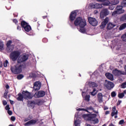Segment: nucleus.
Listing matches in <instances>:
<instances>
[{"mask_svg": "<svg viewBox=\"0 0 126 126\" xmlns=\"http://www.w3.org/2000/svg\"><path fill=\"white\" fill-rule=\"evenodd\" d=\"M23 30L26 32H27L28 33L30 32V31H31V30H32V28H31V26H30V25H28L26 27H25L24 29H23Z\"/></svg>", "mask_w": 126, "mask_h": 126, "instance_id": "22", "label": "nucleus"}, {"mask_svg": "<svg viewBox=\"0 0 126 126\" xmlns=\"http://www.w3.org/2000/svg\"><path fill=\"white\" fill-rule=\"evenodd\" d=\"M80 32H81V33H85V32H86V30H85L84 28H80Z\"/></svg>", "mask_w": 126, "mask_h": 126, "instance_id": "37", "label": "nucleus"}, {"mask_svg": "<svg viewBox=\"0 0 126 126\" xmlns=\"http://www.w3.org/2000/svg\"><path fill=\"white\" fill-rule=\"evenodd\" d=\"M52 26H53V25H52V24H51L50 23H48L47 24V28H52Z\"/></svg>", "mask_w": 126, "mask_h": 126, "instance_id": "45", "label": "nucleus"}, {"mask_svg": "<svg viewBox=\"0 0 126 126\" xmlns=\"http://www.w3.org/2000/svg\"><path fill=\"white\" fill-rule=\"evenodd\" d=\"M60 78H61V81H62V82H65V81H66V78H65V77H64V75L61 76Z\"/></svg>", "mask_w": 126, "mask_h": 126, "instance_id": "31", "label": "nucleus"}, {"mask_svg": "<svg viewBox=\"0 0 126 126\" xmlns=\"http://www.w3.org/2000/svg\"><path fill=\"white\" fill-rule=\"evenodd\" d=\"M7 94H8V92L5 90V93H4V95L3 96V97H4L5 99H6L7 98Z\"/></svg>", "mask_w": 126, "mask_h": 126, "instance_id": "34", "label": "nucleus"}, {"mask_svg": "<svg viewBox=\"0 0 126 126\" xmlns=\"http://www.w3.org/2000/svg\"><path fill=\"white\" fill-rule=\"evenodd\" d=\"M85 99L86 101H87V102H89L90 101V95H87L85 96Z\"/></svg>", "mask_w": 126, "mask_h": 126, "instance_id": "33", "label": "nucleus"}, {"mask_svg": "<svg viewBox=\"0 0 126 126\" xmlns=\"http://www.w3.org/2000/svg\"><path fill=\"white\" fill-rule=\"evenodd\" d=\"M2 104L3 106H6V105H7V102L6 101V100H3Z\"/></svg>", "mask_w": 126, "mask_h": 126, "instance_id": "48", "label": "nucleus"}, {"mask_svg": "<svg viewBox=\"0 0 126 126\" xmlns=\"http://www.w3.org/2000/svg\"><path fill=\"white\" fill-rule=\"evenodd\" d=\"M88 21L90 24L92 26H97V25H98V21L95 18L89 17L88 18Z\"/></svg>", "mask_w": 126, "mask_h": 126, "instance_id": "10", "label": "nucleus"}, {"mask_svg": "<svg viewBox=\"0 0 126 126\" xmlns=\"http://www.w3.org/2000/svg\"><path fill=\"white\" fill-rule=\"evenodd\" d=\"M22 94L24 96V98L25 99V100H28L32 99L34 97V95H32L31 93L27 91H23L22 92Z\"/></svg>", "mask_w": 126, "mask_h": 126, "instance_id": "5", "label": "nucleus"}, {"mask_svg": "<svg viewBox=\"0 0 126 126\" xmlns=\"http://www.w3.org/2000/svg\"><path fill=\"white\" fill-rule=\"evenodd\" d=\"M18 96H19V97L17 98V100L18 101H23V98H24V96L23 94L19 93L18 94Z\"/></svg>", "mask_w": 126, "mask_h": 126, "instance_id": "24", "label": "nucleus"}, {"mask_svg": "<svg viewBox=\"0 0 126 126\" xmlns=\"http://www.w3.org/2000/svg\"><path fill=\"white\" fill-rule=\"evenodd\" d=\"M28 104L31 107H32V106H34V105H36V102H35V101L32 100L31 101H29Z\"/></svg>", "mask_w": 126, "mask_h": 126, "instance_id": "29", "label": "nucleus"}, {"mask_svg": "<svg viewBox=\"0 0 126 126\" xmlns=\"http://www.w3.org/2000/svg\"><path fill=\"white\" fill-rule=\"evenodd\" d=\"M7 113L9 116H11V115H12V111L9 110L7 111Z\"/></svg>", "mask_w": 126, "mask_h": 126, "instance_id": "53", "label": "nucleus"}, {"mask_svg": "<svg viewBox=\"0 0 126 126\" xmlns=\"http://www.w3.org/2000/svg\"><path fill=\"white\" fill-rule=\"evenodd\" d=\"M90 86L91 87H97L98 85H97V84H96V83L91 82V83H90Z\"/></svg>", "mask_w": 126, "mask_h": 126, "instance_id": "28", "label": "nucleus"}, {"mask_svg": "<svg viewBox=\"0 0 126 126\" xmlns=\"http://www.w3.org/2000/svg\"><path fill=\"white\" fill-rule=\"evenodd\" d=\"M24 77V76L23 75V74H19L17 76V78L19 80H20V79H22V78H23Z\"/></svg>", "mask_w": 126, "mask_h": 126, "instance_id": "32", "label": "nucleus"}, {"mask_svg": "<svg viewBox=\"0 0 126 126\" xmlns=\"http://www.w3.org/2000/svg\"><path fill=\"white\" fill-rule=\"evenodd\" d=\"M108 8H109V9H110V10H113V9H114V6H109L108 7Z\"/></svg>", "mask_w": 126, "mask_h": 126, "instance_id": "57", "label": "nucleus"}, {"mask_svg": "<svg viewBox=\"0 0 126 126\" xmlns=\"http://www.w3.org/2000/svg\"><path fill=\"white\" fill-rule=\"evenodd\" d=\"M120 19V21H126V14L123 15Z\"/></svg>", "mask_w": 126, "mask_h": 126, "instance_id": "26", "label": "nucleus"}, {"mask_svg": "<svg viewBox=\"0 0 126 126\" xmlns=\"http://www.w3.org/2000/svg\"><path fill=\"white\" fill-rule=\"evenodd\" d=\"M23 65H24L19 64V63H18L16 65L11 66L10 70L12 73L14 74H19V73H21Z\"/></svg>", "mask_w": 126, "mask_h": 126, "instance_id": "3", "label": "nucleus"}, {"mask_svg": "<svg viewBox=\"0 0 126 126\" xmlns=\"http://www.w3.org/2000/svg\"><path fill=\"white\" fill-rule=\"evenodd\" d=\"M97 100L99 103L103 102V94L101 93H99L97 94Z\"/></svg>", "mask_w": 126, "mask_h": 126, "instance_id": "18", "label": "nucleus"}, {"mask_svg": "<svg viewBox=\"0 0 126 126\" xmlns=\"http://www.w3.org/2000/svg\"><path fill=\"white\" fill-rule=\"evenodd\" d=\"M4 44H3V42L2 41H0V51H3V50H4Z\"/></svg>", "mask_w": 126, "mask_h": 126, "instance_id": "27", "label": "nucleus"}, {"mask_svg": "<svg viewBox=\"0 0 126 126\" xmlns=\"http://www.w3.org/2000/svg\"><path fill=\"white\" fill-rule=\"evenodd\" d=\"M37 122H38L37 119H35V120L32 119V120L28 121V122L24 124V126H31V125H35V124H36V123H37Z\"/></svg>", "mask_w": 126, "mask_h": 126, "instance_id": "15", "label": "nucleus"}, {"mask_svg": "<svg viewBox=\"0 0 126 126\" xmlns=\"http://www.w3.org/2000/svg\"><path fill=\"white\" fill-rule=\"evenodd\" d=\"M106 77L108 78V79H109V80H111V81H113L114 80V76H113V74H111L110 73H106L105 74Z\"/></svg>", "mask_w": 126, "mask_h": 126, "instance_id": "19", "label": "nucleus"}, {"mask_svg": "<svg viewBox=\"0 0 126 126\" xmlns=\"http://www.w3.org/2000/svg\"><path fill=\"white\" fill-rule=\"evenodd\" d=\"M125 124V120H121L119 122V125H124Z\"/></svg>", "mask_w": 126, "mask_h": 126, "instance_id": "44", "label": "nucleus"}, {"mask_svg": "<svg viewBox=\"0 0 126 126\" xmlns=\"http://www.w3.org/2000/svg\"><path fill=\"white\" fill-rule=\"evenodd\" d=\"M110 2L109 1L106 0L105 1V2H104V3H103V5H105L106 6H107L108 5H110Z\"/></svg>", "mask_w": 126, "mask_h": 126, "instance_id": "38", "label": "nucleus"}, {"mask_svg": "<svg viewBox=\"0 0 126 126\" xmlns=\"http://www.w3.org/2000/svg\"><path fill=\"white\" fill-rule=\"evenodd\" d=\"M111 97H114L117 96V94L116 93V92L113 91L111 93Z\"/></svg>", "mask_w": 126, "mask_h": 126, "instance_id": "39", "label": "nucleus"}, {"mask_svg": "<svg viewBox=\"0 0 126 126\" xmlns=\"http://www.w3.org/2000/svg\"><path fill=\"white\" fill-rule=\"evenodd\" d=\"M84 110H85V108H79L77 110V111H84Z\"/></svg>", "mask_w": 126, "mask_h": 126, "instance_id": "58", "label": "nucleus"}, {"mask_svg": "<svg viewBox=\"0 0 126 126\" xmlns=\"http://www.w3.org/2000/svg\"><path fill=\"white\" fill-rule=\"evenodd\" d=\"M104 85L108 90H111V89L114 88V87L115 86L114 83L107 80H105Z\"/></svg>", "mask_w": 126, "mask_h": 126, "instance_id": "9", "label": "nucleus"}, {"mask_svg": "<svg viewBox=\"0 0 126 126\" xmlns=\"http://www.w3.org/2000/svg\"><path fill=\"white\" fill-rule=\"evenodd\" d=\"M12 40H8L6 46L7 47L6 50L7 53H11L9 55L10 60L12 62H15L18 60L19 56H20V52L18 51H13L14 50V45L12 44Z\"/></svg>", "mask_w": 126, "mask_h": 126, "instance_id": "1", "label": "nucleus"}, {"mask_svg": "<svg viewBox=\"0 0 126 126\" xmlns=\"http://www.w3.org/2000/svg\"><path fill=\"white\" fill-rule=\"evenodd\" d=\"M124 72H125V71H120L118 70V69H115L112 71V73L115 76H119L121 74L124 75Z\"/></svg>", "mask_w": 126, "mask_h": 126, "instance_id": "14", "label": "nucleus"}, {"mask_svg": "<svg viewBox=\"0 0 126 126\" xmlns=\"http://www.w3.org/2000/svg\"><path fill=\"white\" fill-rule=\"evenodd\" d=\"M109 12L108 11V9H103L101 12L100 14V17L101 18H103L105 16H107V15H109Z\"/></svg>", "mask_w": 126, "mask_h": 126, "instance_id": "13", "label": "nucleus"}, {"mask_svg": "<svg viewBox=\"0 0 126 126\" xmlns=\"http://www.w3.org/2000/svg\"><path fill=\"white\" fill-rule=\"evenodd\" d=\"M121 38L122 39L123 41H124V42H126V35H123L121 36Z\"/></svg>", "mask_w": 126, "mask_h": 126, "instance_id": "41", "label": "nucleus"}, {"mask_svg": "<svg viewBox=\"0 0 126 126\" xmlns=\"http://www.w3.org/2000/svg\"><path fill=\"white\" fill-rule=\"evenodd\" d=\"M87 110H92L93 111L94 110V108L92 106H90L87 108Z\"/></svg>", "mask_w": 126, "mask_h": 126, "instance_id": "54", "label": "nucleus"}, {"mask_svg": "<svg viewBox=\"0 0 126 126\" xmlns=\"http://www.w3.org/2000/svg\"><path fill=\"white\" fill-rule=\"evenodd\" d=\"M75 26H79L80 28H84L87 24L86 21L81 17H78L74 21Z\"/></svg>", "mask_w": 126, "mask_h": 126, "instance_id": "2", "label": "nucleus"}, {"mask_svg": "<svg viewBox=\"0 0 126 126\" xmlns=\"http://www.w3.org/2000/svg\"><path fill=\"white\" fill-rule=\"evenodd\" d=\"M87 120L88 121H90L91 122H93V124H94V125L98 124V123L99 122V120H98V119L96 118V117H94V115L92 114L88 115H87Z\"/></svg>", "mask_w": 126, "mask_h": 126, "instance_id": "8", "label": "nucleus"}, {"mask_svg": "<svg viewBox=\"0 0 126 126\" xmlns=\"http://www.w3.org/2000/svg\"><path fill=\"white\" fill-rule=\"evenodd\" d=\"M125 71L123 72L124 75H126V65L125 66Z\"/></svg>", "mask_w": 126, "mask_h": 126, "instance_id": "59", "label": "nucleus"}, {"mask_svg": "<svg viewBox=\"0 0 126 126\" xmlns=\"http://www.w3.org/2000/svg\"><path fill=\"white\" fill-rule=\"evenodd\" d=\"M120 2V1L119 0H114L112 2V3L113 5H116V4H118Z\"/></svg>", "mask_w": 126, "mask_h": 126, "instance_id": "35", "label": "nucleus"}, {"mask_svg": "<svg viewBox=\"0 0 126 126\" xmlns=\"http://www.w3.org/2000/svg\"><path fill=\"white\" fill-rule=\"evenodd\" d=\"M32 21H33V22H36V21H37V18L34 17L33 20H32Z\"/></svg>", "mask_w": 126, "mask_h": 126, "instance_id": "63", "label": "nucleus"}, {"mask_svg": "<svg viewBox=\"0 0 126 126\" xmlns=\"http://www.w3.org/2000/svg\"><path fill=\"white\" fill-rule=\"evenodd\" d=\"M42 42L43 43H47L48 42V39L44 38L42 39Z\"/></svg>", "mask_w": 126, "mask_h": 126, "instance_id": "49", "label": "nucleus"}, {"mask_svg": "<svg viewBox=\"0 0 126 126\" xmlns=\"http://www.w3.org/2000/svg\"><path fill=\"white\" fill-rule=\"evenodd\" d=\"M42 84L40 81H36L33 84V89L35 91H39L41 89Z\"/></svg>", "mask_w": 126, "mask_h": 126, "instance_id": "11", "label": "nucleus"}, {"mask_svg": "<svg viewBox=\"0 0 126 126\" xmlns=\"http://www.w3.org/2000/svg\"><path fill=\"white\" fill-rule=\"evenodd\" d=\"M46 95V92L44 91H36L35 93L33 94L34 98H42Z\"/></svg>", "mask_w": 126, "mask_h": 126, "instance_id": "6", "label": "nucleus"}, {"mask_svg": "<svg viewBox=\"0 0 126 126\" xmlns=\"http://www.w3.org/2000/svg\"><path fill=\"white\" fill-rule=\"evenodd\" d=\"M91 8H102V4H99L97 3H94L93 4H92L91 5Z\"/></svg>", "mask_w": 126, "mask_h": 126, "instance_id": "16", "label": "nucleus"}, {"mask_svg": "<svg viewBox=\"0 0 126 126\" xmlns=\"http://www.w3.org/2000/svg\"><path fill=\"white\" fill-rule=\"evenodd\" d=\"M8 63V61L5 60V61L3 63V66L4 67H6L7 66V64Z\"/></svg>", "mask_w": 126, "mask_h": 126, "instance_id": "40", "label": "nucleus"}, {"mask_svg": "<svg viewBox=\"0 0 126 126\" xmlns=\"http://www.w3.org/2000/svg\"><path fill=\"white\" fill-rule=\"evenodd\" d=\"M44 103V100L43 99H37L36 100L35 105H38V106H41Z\"/></svg>", "mask_w": 126, "mask_h": 126, "instance_id": "23", "label": "nucleus"}, {"mask_svg": "<svg viewBox=\"0 0 126 126\" xmlns=\"http://www.w3.org/2000/svg\"><path fill=\"white\" fill-rule=\"evenodd\" d=\"M28 58L29 56L26 54L21 55V56L19 57V58L17 60V63H24V62H26L27 60H28Z\"/></svg>", "mask_w": 126, "mask_h": 126, "instance_id": "7", "label": "nucleus"}, {"mask_svg": "<svg viewBox=\"0 0 126 126\" xmlns=\"http://www.w3.org/2000/svg\"><path fill=\"white\" fill-rule=\"evenodd\" d=\"M17 30H19V31H20V30H21V27L18 26L17 28Z\"/></svg>", "mask_w": 126, "mask_h": 126, "instance_id": "61", "label": "nucleus"}, {"mask_svg": "<svg viewBox=\"0 0 126 126\" xmlns=\"http://www.w3.org/2000/svg\"><path fill=\"white\" fill-rule=\"evenodd\" d=\"M21 26L23 30L28 25H29L28 23L26 22L25 21H22L21 22Z\"/></svg>", "mask_w": 126, "mask_h": 126, "instance_id": "21", "label": "nucleus"}, {"mask_svg": "<svg viewBox=\"0 0 126 126\" xmlns=\"http://www.w3.org/2000/svg\"><path fill=\"white\" fill-rule=\"evenodd\" d=\"M122 5L123 6H126V0H124L122 2Z\"/></svg>", "mask_w": 126, "mask_h": 126, "instance_id": "46", "label": "nucleus"}, {"mask_svg": "<svg viewBox=\"0 0 126 126\" xmlns=\"http://www.w3.org/2000/svg\"><path fill=\"white\" fill-rule=\"evenodd\" d=\"M5 110H6L7 111H8L9 110H10V107H9V105H7L5 107Z\"/></svg>", "mask_w": 126, "mask_h": 126, "instance_id": "47", "label": "nucleus"}, {"mask_svg": "<svg viewBox=\"0 0 126 126\" xmlns=\"http://www.w3.org/2000/svg\"><path fill=\"white\" fill-rule=\"evenodd\" d=\"M115 26H116V25H115L114 24H113L112 23L109 22L108 24H107V30H111V29H113V28L114 27H115Z\"/></svg>", "mask_w": 126, "mask_h": 126, "instance_id": "20", "label": "nucleus"}, {"mask_svg": "<svg viewBox=\"0 0 126 126\" xmlns=\"http://www.w3.org/2000/svg\"><path fill=\"white\" fill-rule=\"evenodd\" d=\"M74 125L75 126H80L79 124L76 122V121H74Z\"/></svg>", "mask_w": 126, "mask_h": 126, "instance_id": "51", "label": "nucleus"}, {"mask_svg": "<svg viewBox=\"0 0 126 126\" xmlns=\"http://www.w3.org/2000/svg\"><path fill=\"white\" fill-rule=\"evenodd\" d=\"M13 22L15 23V24H17V23H18V21L16 19H15L13 20Z\"/></svg>", "mask_w": 126, "mask_h": 126, "instance_id": "52", "label": "nucleus"}, {"mask_svg": "<svg viewBox=\"0 0 126 126\" xmlns=\"http://www.w3.org/2000/svg\"><path fill=\"white\" fill-rule=\"evenodd\" d=\"M5 88H6V89H9V85H8V84H7L5 86Z\"/></svg>", "mask_w": 126, "mask_h": 126, "instance_id": "64", "label": "nucleus"}, {"mask_svg": "<svg viewBox=\"0 0 126 126\" xmlns=\"http://www.w3.org/2000/svg\"><path fill=\"white\" fill-rule=\"evenodd\" d=\"M118 97L120 99H123L125 97V94L124 93H120L118 94Z\"/></svg>", "mask_w": 126, "mask_h": 126, "instance_id": "30", "label": "nucleus"}, {"mask_svg": "<svg viewBox=\"0 0 126 126\" xmlns=\"http://www.w3.org/2000/svg\"><path fill=\"white\" fill-rule=\"evenodd\" d=\"M121 88L123 89L126 88V82H125L121 85Z\"/></svg>", "mask_w": 126, "mask_h": 126, "instance_id": "43", "label": "nucleus"}, {"mask_svg": "<svg viewBox=\"0 0 126 126\" xmlns=\"http://www.w3.org/2000/svg\"><path fill=\"white\" fill-rule=\"evenodd\" d=\"M77 15V13L75 11H72L69 15V19L70 21L72 22V21H73L75 20V18H76V16Z\"/></svg>", "mask_w": 126, "mask_h": 126, "instance_id": "12", "label": "nucleus"}, {"mask_svg": "<svg viewBox=\"0 0 126 126\" xmlns=\"http://www.w3.org/2000/svg\"><path fill=\"white\" fill-rule=\"evenodd\" d=\"M11 121H12V122H14V121H15V117L11 116Z\"/></svg>", "mask_w": 126, "mask_h": 126, "instance_id": "55", "label": "nucleus"}, {"mask_svg": "<svg viewBox=\"0 0 126 126\" xmlns=\"http://www.w3.org/2000/svg\"><path fill=\"white\" fill-rule=\"evenodd\" d=\"M115 115H118V110H116V112H112L111 113V116L114 117Z\"/></svg>", "mask_w": 126, "mask_h": 126, "instance_id": "42", "label": "nucleus"}, {"mask_svg": "<svg viewBox=\"0 0 126 126\" xmlns=\"http://www.w3.org/2000/svg\"><path fill=\"white\" fill-rule=\"evenodd\" d=\"M125 12V10L123 9V6H117L116 7V10L114 11L112 13V16H115L116 14H122Z\"/></svg>", "mask_w": 126, "mask_h": 126, "instance_id": "4", "label": "nucleus"}, {"mask_svg": "<svg viewBox=\"0 0 126 126\" xmlns=\"http://www.w3.org/2000/svg\"><path fill=\"white\" fill-rule=\"evenodd\" d=\"M108 22H109V18L106 17L104 21L101 23V27L102 28H105L106 25L108 24Z\"/></svg>", "mask_w": 126, "mask_h": 126, "instance_id": "17", "label": "nucleus"}, {"mask_svg": "<svg viewBox=\"0 0 126 126\" xmlns=\"http://www.w3.org/2000/svg\"><path fill=\"white\" fill-rule=\"evenodd\" d=\"M126 28V23L122 24L119 27V30H124Z\"/></svg>", "mask_w": 126, "mask_h": 126, "instance_id": "25", "label": "nucleus"}, {"mask_svg": "<svg viewBox=\"0 0 126 126\" xmlns=\"http://www.w3.org/2000/svg\"><path fill=\"white\" fill-rule=\"evenodd\" d=\"M95 91H96V90L94 89L93 91L91 93V95H92L93 96H95L96 95V94H94Z\"/></svg>", "mask_w": 126, "mask_h": 126, "instance_id": "50", "label": "nucleus"}, {"mask_svg": "<svg viewBox=\"0 0 126 126\" xmlns=\"http://www.w3.org/2000/svg\"><path fill=\"white\" fill-rule=\"evenodd\" d=\"M121 103H122V100H118L117 103V106H120Z\"/></svg>", "mask_w": 126, "mask_h": 126, "instance_id": "56", "label": "nucleus"}, {"mask_svg": "<svg viewBox=\"0 0 126 126\" xmlns=\"http://www.w3.org/2000/svg\"><path fill=\"white\" fill-rule=\"evenodd\" d=\"M112 112H116V106H114L112 108Z\"/></svg>", "mask_w": 126, "mask_h": 126, "instance_id": "62", "label": "nucleus"}, {"mask_svg": "<svg viewBox=\"0 0 126 126\" xmlns=\"http://www.w3.org/2000/svg\"><path fill=\"white\" fill-rule=\"evenodd\" d=\"M31 119H32V117H31V116L29 115L28 118L25 119L24 122H28V121H30Z\"/></svg>", "mask_w": 126, "mask_h": 126, "instance_id": "36", "label": "nucleus"}, {"mask_svg": "<svg viewBox=\"0 0 126 126\" xmlns=\"http://www.w3.org/2000/svg\"><path fill=\"white\" fill-rule=\"evenodd\" d=\"M28 35H30V36H32V35H34V33L32 32H29L28 33Z\"/></svg>", "mask_w": 126, "mask_h": 126, "instance_id": "60", "label": "nucleus"}]
</instances>
